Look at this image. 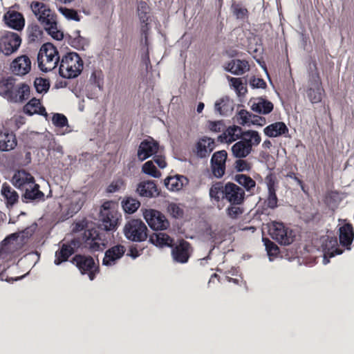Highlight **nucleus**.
<instances>
[{
	"label": "nucleus",
	"instance_id": "c85d7f7f",
	"mask_svg": "<svg viewBox=\"0 0 354 354\" xmlns=\"http://www.w3.org/2000/svg\"><path fill=\"white\" fill-rule=\"evenodd\" d=\"M23 111L28 115H32L34 114L44 116L47 115L45 107L41 104L40 100L35 97H32L24 105Z\"/></svg>",
	"mask_w": 354,
	"mask_h": 354
},
{
	"label": "nucleus",
	"instance_id": "5fc2aeb1",
	"mask_svg": "<svg viewBox=\"0 0 354 354\" xmlns=\"http://www.w3.org/2000/svg\"><path fill=\"white\" fill-rule=\"evenodd\" d=\"M126 186L124 180L122 178H118L113 180L111 183L108 186L106 191L109 193H114L124 189Z\"/></svg>",
	"mask_w": 354,
	"mask_h": 354
},
{
	"label": "nucleus",
	"instance_id": "864d4df0",
	"mask_svg": "<svg viewBox=\"0 0 354 354\" xmlns=\"http://www.w3.org/2000/svg\"><path fill=\"white\" fill-rule=\"evenodd\" d=\"M34 86L37 93L46 92L50 86L48 80L42 77H37L34 81Z\"/></svg>",
	"mask_w": 354,
	"mask_h": 354
},
{
	"label": "nucleus",
	"instance_id": "ea45409f",
	"mask_svg": "<svg viewBox=\"0 0 354 354\" xmlns=\"http://www.w3.org/2000/svg\"><path fill=\"white\" fill-rule=\"evenodd\" d=\"M273 104L264 99H260L258 102L254 103L252 106V109L260 114H268L273 110Z\"/></svg>",
	"mask_w": 354,
	"mask_h": 354
},
{
	"label": "nucleus",
	"instance_id": "dca6fc26",
	"mask_svg": "<svg viewBox=\"0 0 354 354\" xmlns=\"http://www.w3.org/2000/svg\"><path fill=\"white\" fill-rule=\"evenodd\" d=\"M158 149V143L149 137L140 142L137 153L138 158L140 161H143L156 154Z\"/></svg>",
	"mask_w": 354,
	"mask_h": 354
},
{
	"label": "nucleus",
	"instance_id": "1a4fd4ad",
	"mask_svg": "<svg viewBox=\"0 0 354 354\" xmlns=\"http://www.w3.org/2000/svg\"><path fill=\"white\" fill-rule=\"evenodd\" d=\"M143 217L149 226L155 231H162L168 229L170 223L164 214L154 209H145Z\"/></svg>",
	"mask_w": 354,
	"mask_h": 354
},
{
	"label": "nucleus",
	"instance_id": "e433bc0d",
	"mask_svg": "<svg viewBox=\"0 0 354 354\" xmlns=\"http://www.w3.org/2000/svg\"><path fill=\"white\" fill-rule=\"evenodd\" d=\"M1 194L6 200V205L8 207L13 206L19 201V195L17 192L7 183H4L3 184Z\"/></svg>",
	"mask_w": 354,
	"mask_h": 354
},
{
	"label": "nucleus",
	"instance_id": "a211bd4d",
	"mask_svg": "<svg viewBox=\"0 0 354 354\" xmlns=\"http://www.w3.org/2000/svg\"><path fill=\"white\" fill-rule=\"evenodd\" d=\"M35 180L34 177L30 173L21 169L15 172L11 183L17 189L24 191L28 187L35 186Z\"/></svg>",
	"mask_w": 354,
	"mask_h": 354
},
{
	"label": "nucleus",
	"instance_id": "4d7b16f0",
	"mask_svg": "<svg viewBox=\"0 0 354 354\" xmlns=\"http://www.w3.org/2000/svg\"><path fill=\"white\" fill-rule=\"evenodd\" d=\"M252 113L245 109L240 110L236 115V122L241 125H245L250 122Z\"/></svg>",
	"mask_w": 354,
	"mask_h": 354
},
{
	"label": "nucleus",
	"instance_id": "b1692460",
	"mask_svg": "<svg viewBox=\"0 0 354 354\" xmlns=\"http://www.w3.org/2000/svg\"><path fill=\"white\" fill-rule=\"evenodd\" d=\"M85 246L91 252L100 251L103 249L104 244L100 234L95 230H88L84 232Z\"/></svg>",
	"mask_w": 354,
	"mask_h": 354
},
{
	"label": "nucleus",
	"instance_id": "774afa93",
	"mask_svg": "<svg viewBox=\"0 0 354 354\" xmlns=\"http://www.w3.org/2000/svg\"><path fill=\"white\" fill-rule=\"evenodd\" d=\"M144 248L138 250L137 245H131L129 248L128 256H130L133 259H136L142 254Z\"/></svg>",
	"mask_w": 354,
	"mask_h": 354
},
{
	"label": "nucleus",
	"instance_id": "bb28decb",
	"mask_svg": "<svg viewBox=\"0 0 354 354\" xmlns=\"http://www.w3.org/2000/svg\"><path fill=\"white\" fill-rule=\"evenodd\" d=\"M30 95V86L25 83H22L15 87L12 95L10 96L9 102L22 103L29 99Z\"/></svg>",
	"mask_w": 354,
	"mask_h": 354
},
{
	"label": "nucleus",
	"instance_id": "9d476101",
	"mask_svg": "<svg viewBox=\"0 0 354 354\" xmlns=\"http://www.w3.org/2000/svg\"><path fill=\"white\" fill-rule=\"evenodd\" d=\"M171 255L174 262L185 264L189 261L192 255L193 248L188 241L180 239L176 244H172Z\"/></svg>",
	"mask_w": 354,
	"mask_h": 354
},
{
	"label": "nucleus",
	"instance_id": "7ed1b4c3",
	"mask_svg": "<svg viewBox=\"0 0 354 354\" xmlns=\"http://www.w3.org/2000/svg\"><path fill=\"white\" fill-rule=\"evenodd\" d=\"M83 69V61L77 53H68L62 57L59 72L64 78L77 77Z\"/></svg>",
	"mask_w": 354,
	"mask_h": 354
},
{
	"label": "nucleus",
	"instance_id": "37998d69",
	"mask_svg": "<svg viewBox=\"0 0 354 354\" xmlns=\"http://www.w3.org/2000/svg\"><path fill=\"white\" fill-rule=\"evenodd\" d=\"M121 203L123 210L128 214L134 213L140 206L138 200L130 196L124 198Z\"/></svg>",
	"mask_w": 354,
	"mask_h": 354
},
{
	"label": "nucleus",
	"instance_id": "a878e982",
	"mask_svg": "<svg viewBox=\"0 0 354 354\" xmlns=\"http://www.w3.org/2000/svg\"><path fill=\"white\" fill-rule=\"evenodd\" d=\"M17 144L15 135L8 130H0V151H8L13 149Z\"/></svg>",
	"mask_w": 354,
	"mask_h": 354
},
{
	"label": "nucleus",
	"instance_id": "2f4dec72",
	"mask_svg": "<svg viewBox=\"0 0 354 354\" xmlns=\"http://www.w3.org/2000/svg\"><path fill=\"white\" fill-rule=\"evenodd\" d=\"M149 242L159 248L172 247L174 239L165 233H153L149 237Z\"/></svg>",
	"mask_w": 354,
	"mask_h": 354
},
{
	"label": "nucleus",
	"instance_id": "ddd939ff",
	"mask_svg": "<svg viewBox=\"0 0 354 354\" xmlns=\"http://www.w3.org/2000/svg\"><path fill=\"white\" fill-rule=\"evenodd\" d=\"M21 44V38L17 33L7 31L0 38V50L8 56L16 52Z\"/></svg>",
	"mask_w": 354,
	"mask_h": 354
},
{
	"label": "nucleus",
	"instance_id": "0eeeda50",
	"mask_svg": "<svg viewBox=\"0 0 354 354\" xmlns=\"http://www.w3.org/2000/svg\"><path fill=\"white\" fill-rule=\"evenodd\" d=\"M313 66L315 71H312L309 74V86L307 89L306 94L311 103L316 104L322 101L324 90L322 88V84L316 62L313 63Z\"/></svg>",
	"mask_w": 354,
	"mask_h": 354
},
{
	"label": "nucleus",
	"instance_id": "72a5a7b5",
	"mask_svg": "<svg viewBox=\"0 0 354 354\" xmlns=\"http://www.w3.org/2000/svg\"><path fill=\"white\" fill-rule=\"evenodd\" d=\"M16 79L12 76L3 78L0 81V95L10 101L15 87Z\"/></svg>",
	"mask_w": 354,
	"mask_h": 354
},
{
	"label": "nucleus",
	"instance_id": "a18cd8bd",
	"mask_svg": "<svg viewBox=\"0 0 354 354\" xmlns=\"http://www.w3.org/2000/svg\"><path fill=\"white\" fill-rule=\"evenodd\" d=\"M85 201V197L82 195H75L68 208V214L71 216L77 213L82 207Z\"/></svg>",
	"mask_w": 354,
	"mask_h": 354
},
{
	"label": "nucleus",
	"instance_id": "0e129e2a",
	"mask_svg": "<svg viewBox=\"0 0 354 354\" xmlns=\"http://www.w3.org/2000/svg\"><path fill=\"white\" fill-rule=\"evenodd\" d=\"M168 209L170 214L175 218H179L183 215V210L175 203L170 204Z\"/></svg>",
	"mask_w": 354,
	"mask_h": 354
},
{
	"label": "nucleus",
	"instance_id": "f704fd0d",
	"mask_svg": "<svg viewBox=\"0 0 354 354\" xmlns=\"http://www.w3.org/2000/svg\"><path fill=\"white\" fill-rule=\"evenodd\" d=\"M188 183V179L180 175L169 176L165 179V185L170 191L176 192L181 189L185 184Z\"/></svg>",
	"mask_w": 354,
	"mask_h": 354
},
{
	"label": "nucleus",
	"instance_id": "de8ad7c7",
	"mask_svg": "<svg viewBox=\"0 0 354 354\" xmlns=\"http://www.w3.org/2000/svg\"><path fill=\"white\" fill-rule=\"evenodd\" d=\"M232 10L237 19L245 20L248 18L249 12L248 9L240 3H232Z\"/></svg>",
	"mask_w": 354,
	"mask_h": 354
},
{
	"label": "nucleus",
	"instance_id": "39448f33",
	"mask_svg": "<svg viewBox=\"0 0 354 354\" xmlns=\"http://www.w3.org/2000/svg\"><path fill=\"white\" fill-rule=\"evenodd\" d=\"M110 205V202H105L102 205L99 216V228L104 231H115L121 218V215Z\"/></svg>",
	"mask_w": 354,
	"mask_h": 354
},
{
	"label": "nucleus",
	"instance_id": "f03ea898",
	"mask_svg": "<svg viewBox=\"0 0 354 354\" xmlns=\"http://www.w3.org/2000/svg\"><path fill=\"white\" fill-rule=\"evenodd\" d=\"M30 10L44 29L53 39L62 40L64 33L57 28V15L50 6L44 2L33 1L30 5Z\"/></svg>",
	"mask_w": 354,
	"mask_h": 354
},
{
	"label": "nucleus",
	"instance_id": "052dcab7",
	"mask_svg": "<svg viewBox=\"0 0 354 354\" xmlns=\"http://www.w3.org/2000/svg\"><path fill=\"white\" fill-rule=\"evenodd\" d=\"M263 240L265 243L266 248L268 255L269 256L277 255L279 250L278 246L274 243H273L272 241L269 240L268 239H263Z\"/></svg>",
	"mask_w": 354,
	"mask_h": 354
},
{
	"label": "nucleus",
	"instance_id": "3c124183",
	"mask_svg": "<svg viewBox=\"0 0 354 354\" xmlns=\"http://www.w3.org/2000/svg\"><path fill=\"white\" fill-rule=\"evenodd\" d=\"M91 82L94 84L100 91L103 89L104 75L101 70L94 71L91 75Z\"/></svg>",
	"mask_w": 354,
	"mask_h": 354
},
{
	"label": "nucleus",
	"instance_id": "6e6d98bb",
	"mask_svg": "<svg viewBox=\"0 0 354 354\" xmlns=\"http://www.w3.org/2000/svg\"><path fill=\"white\" fill-rule=\"evenodd\" d=\"M59 11L68 19H73L77 21L80 20L78 12L74 9L60 7Z\"/></svg>",
	"mask_w": 354,
	"mask_h": 354
},
{
	"label": "nucleus",
	"instance_id": "4be33fe9",
	"mask_svg": "<svg viewBox=\"0 0 354 354\" xmlns=\"http://www.w3.org/2000/svg\"><path fill=\"white\" fill-rule=\"evenodd\" d=\"M32 230L28 227L19 233L12 234L3 240V247L9 250H14L15 245L19 243V240L25 243L32 235Z\"/></svg>",
	"mask_w": 354,
	"mask_h": 354
},
{
	"label": "nucleus",
	"instance_id": "473e14b6",
	"mask_svg": "<svg viewBox=\"0 0 354 354\" xmlns=\"http://www.w3.org/2000/svg\"><path fill=\"white\" fill-rule=\"evenodd\" d=\"M264 133L270 138L279 137L288 132V129L283 122H276L267 126L264 130Z\"/></svg>",
	"mask_w": 354,
	"mask_h": 354
},
{
	"label": "nucleus",
	"instance_id": "c756f323",
	"mask_svg": "<svg viewBox=\"0 0 354 354\" xmlns=\"http://www.w3.org/2000/svg\"><path fill=\"white\" fill-rule=\"evenodd\" d=\"M35 186H30L24 189L22 201L28 203L34 201H41L44 198V194L39 190V185L35 182Z\"/></svg>",
	"mask_w": 354,
	"mask_h": 354
},
{
	"label": "nucleus",
	"instance_id": "393cba45",
	"mask_svg": "<svg viewBox=\"0 0 354 354\" xmlns=\"http://www.w3.org/2000/svg\"><path fill=\"white\" fill-rule=\"evenodd\" d=\"M136 192L141 197L154 198L160 194L154 180H144L138 183Z\"/></svg>",
	"mask_w": 354,
	"mask_h": 354
},
{
	"label": "nucleus",
	"instance_id": "49530a36",
	"mask_svg": "<svg viewBox=\"0 0 354 354\" xmlns=\"http://www.w3.org/2000/svg\"><path fill=\"white\" fill-rule=\"evenodd\" d=\"M150 10L151 8L148 6V4L144 1H141L138 3L137 8L138 16L139 17L140 23H144L149 21L150 19Z\"/></svg>",
	"mask_w": 354,
	"mask_h": 354
},
{
	"label": "nucleus",
	"instance_id": "6e6552de",
	"mask_svg": "<svg viewBox=\"0 0 354 354\" xmlns=\"http://www.w3.org/2000/svg\"><path fill=\"white\" fill-rule=\"evenodd\" d=\"M71 261L78 268L82 274H87L91 281L94 280L96 274L100 272L99 266L91 256L75 254Z\"/></svg>",
	"mask_w": 354,
	"mask_h": 354
},
{
	"label": "nucleus",
	"instance_id": "5701e85b",
	"mask_svg": "<svg viewBox=\"0 0 354 354\" xmlns=\"http://www.w3.org/2000/svg\"><path fill=\"white\" fill-rule=\"evenodd\" d=\"M215 147L214 140L205 136L196 142L194 151L198 158H203L207 157Z\"/></svg>",
	"mask_w": 354,
	"mask_h": 354
},
{
	"label": "nucleus",
	"instance_id": "f3484780",
	"mask_svg": "<svg viewBox=\"0 0 354 354\" xmlns=\"http://www.w3.org/2000/svg\"><path fill=\"white\" fill-rule=\"evenodd\" d=\"M77 247H79V241L75 239L67 243H63L59 250L55 252V264L60 265L67 261L68 258L75 252V248Z\"/></svg>",
	"mask_w": 354,
	"mask_h": 354
},
{
	"label": "nucleus",
	"instance_id": "680f3d73",
	"mask_svg": "<svg viewBox=\"0 0 354 354\" xmlns=\"http://www.w3.org/2000/svg\"><path fill=\"white\" fill-rule=\"evenodd\" d=\"M150 30L149 21L141 23L140 33L144 40L145 44L148 46V35Z\"/></svg>",
	"mask_w": 354,
	"mask_h": 354
},
{
	"label": "nucleus",
	"instance_id": "a19ab883",
	"mask_svg": "<svg viewBox=\"0 0 354 354\" xmlns=\"http://www.w3.org/2000/svg\"><path fill=\"white\" fill-rule=\"evenodd\" d=\"M43 30L37 24L33 23L27 27L28 39L30 42L38 41L42 38Z\"/></svg>",
	"mask_w": 354,
	"mask_h": 354
},
{
	"label": "nucleus",
	"instance_id": "4468645a",
	"mask_svg": "<svg viewBox=\"0 0 354 354\" xmlns=\"http://www.w3.org/2000/svg\"><path fill=\"white\" fill-rule=\"evenodd\" d=\"M227 158V153L225 150L218 151L213 153L210 160V168L214 177L221 178L225 175Z\"/></svg>",
	"mask_w": 354,
	"mask_h": 354
},
{
	"label": "nucleus",
	"instance_id": "412c9836",
	"mask_svg": "<svg viewBox=\"0 0 354 354\" xmlns=\"http://www.w3.org/2000/svg\"><path fill=\"white\" fill-rule=\"evenodd\" d=\"M126 248L124 245L120 244L113 245L105 252L102 264L107 266L115 265L124 256Z\"/></svg>",
	"mask_w": 354,
	"mask_h": 354
},
{
	"label": "nucleus",
	"instance_id": "69168bd1",
	"mask_svg": "<svg viewBox=\"0 0 354 354\" xmlns=\"http://www.w3.org/2000/svg\"><path fill=\"white\" fill-rule=\"evenodd\" d=\"M229 81L231 83V85L239 92L243 88L242 80L240 78L236 77H230Z\"/></svg>",
	"mask_w": 354,
	"mask_h": 354
},
{
	"label": "nucleus",
	"instance_id": "2eb2a0df",
	"mask_svg": "<svg viewBox=\"0 0 354 354\" xmlns=\"http://www.w3.org/2000/svg\"><path fill=\"white\" fill-rule=\"evenodd\" d=\"M338 221L342 224L337 230L339 244L346 249L351 250V245L354 240L353 225L346 219L339 218Z\"/></svg>",
	"mask_w": 354,
	"mask_h": 354
},
{
	"label": "nucleus",
	"instance_id": "cd10ccee",
	"mask_svg": "<svg viewBox=\"0 0 354 354\" xmlns=\"http://www.w3.org/2000/svg\"><path fill=\"white\" fill-rule=\"evenodd\" d=\"M225 69L236 75H241L250 70V65L245 59H232L230 61Z\"/></svg>",
	"mask_w": 354,
	"mask_h": 354
},
{
	"label": "nucleus",
	"instance_id": "bf43d9fd",
	"mask_svg": "<svg viewBox=\"0 0 354 354\" xmlns=\"http://www.w3.org/2000/svg\"><path fill=\"white\" fill-rule=\"evenodd\" d=\"M53 123L57 127H64L68 125L67 118L62 113H55L52 118Z\"/></svg>",
	"mask_w": 354,
	"mask_h": 354
},
{
	"label": "nucleus",
	"instance_id": "58836bf2",
	"mask_svg": "<svg viewBox=\"0 0 354 354\" xmlns=\"http://www.w3.org/2000/svg\"><path fill=\"white\" fill-rule=\"evenodd\" d=\"M241 127L236 125L229 127L223 133L227 142H232L236 140H240L244 133Z\"/></svg>",
	"mask_w": 354,
	"mask_h": 354
},
{
	"label": "nucleus",
	"instance_id": "423d86ee",
	"mask_svg": "<svg viewBox=\"0 0 354 354\" xmlns=\"http://www.w3.org/2000/svg\"><path fill=\"white\" fill-rule=\"evenodd\" d=\"M125 237L133 242H142L148 237L147 225L140 219H131L124 227Z\"/></svg>",
	"mask_w": 354,
	"mask_h": 354
},
{
	"label": "nucleus",
	"instance_id": "c9c22d12",
	"mask_svg": "<svg viewBox=\"0 0 354 354\" xmlns=\"http://www.w3.org/2000/svg\"><path fill=\"white\" fill-rule=\"evenodd\" d=\"M242 140L252 151L253 148L257 147L261 141V137L259 133L254 130H246L244 131L243 137L240 139Z\"/></svg>",
	"mask_w": 354,
	"mask_h": 354
},
{
	"label": "nucleus",
	"instance_id": "f8f14e48",
	"mask_svg": "<svg viewBox=\"0 0 354 354\" xmlns=\"http://www.w3.org/2000/svg\"><path fill=\"white\" fill-rule=\"evenodd\" d=\"M269 234L273 239L283 245H289L295 240L292 230L286 227L281 223H274L269 229Z\"/></svg>",
	"mask_w": 354,
	"mask_h": 354
},
{
	"label": "nucleus",
	"instance_id": "aec40b11",
	"mask_svg": "<svg viewBox=\"0 0 354 354\" xmlns=\"http://www.w3.org/2000/svg\"><path fill=\"white\" fill-rule=\"evenodd\" d=\"M31 69V61L27 55L16 57L10 64V70L16 75H25Z\"/></svg>",
	"mask_w": 354,
	"mask_h": 354
},
{
	"label": "nucleus",
	"instance_id": "7c9ffc66",
	"mask_svg": "<svg viewBox=\"0 0 354 354\" xmlns=\"http://www.w3.org/2000/svg\"><path fill=\"white\" fill-rule=\"evenodd\" d=\"M234 180L239 185L243 187V189L245 190V192L246 191L248 192L250 195L254 194L257 183L256 181L250 176L243 174H238L234 176Z\"/></svg>",
	"mask_w": 354,
	"mask_h": 354
},
{
	"label": "nucleus",
	"instance_id": "338daca9",
	"mask_svg": "<svg viewBox=\"0 0 354 354\" xmlns=\"http://www.w3.org/2000/svg\"><path fill=\"white\" fill-rule=\"evenodd\" d=\"M266 122V120L264 117L252 114V118L250 119L251 124L261 127L263 126Z\"/></svg>",
	"mask_w": 354,
	"mask_h": 354
},
{
	"label": "nucleus",
	"instance_id": "603ef678",
	"mask_svg": "<svg viewBox=\"0 0 354 354\" xmlns=\"http://www.w3.org/2000/svg\"><path fill=\"white\" fill-rule=\"evenodd\" d=\"M268 192H277L278 180L274 173H269L265 178Z\"/></svg>",
	"mask_w": 354,
	"mask_h": 354
},
{
	"label": "nucleus",
	"instance_id": "c03bdc74",
	"mask_svg": "<svg viewBox=\"0 0 354 354\" xmlns=\"http://www.w3.org/2000/svg\"><path fill=\"white\" fill-rule=\"evenodd\" d=\"M279 199L277 192H268L262 207L263 211L274 210L278 207Z\"/></svg>",
	"mask_w": 354,
	"mask_h": 354
},
{
	"label": "nucleus",
	"instance_id": "4c0bfd02",
	"mask_svg": "<svg viewBox=\"0 0 354 354\" xmlns=\"http://www.w3.org/2000/svg\"><path fill=\"white\" fill-rule=\"evenodd\" d=\"M250 149L242 140H239L232 146V155L236 158H245L252 153Z\"/></svg>",
	"mask_w": 354,
	"mask_h": 354
},
{
	"label": "nucleus",
	"instance_id": "13d9d810",
	"mask_svg": "<svg viewBox=\"0 0 354 354\" xmlns=\"http://www.w3.org/2000/svg\"><path fill=\"white\" fill-rule=\"evenodd\" d=\"M234 168L239 172L248 171L252 169V164L243 158H238L234 162Z\"/></svg>",
	"mask_w": 354,
	"mask_h": 354
},
{
	"label": "nucleus",
	"instance_id": "09e8293b",
	"mask_svg": "<svg viewBox=\"0 0 354 354\" xmlns=\"http://www.w3.org/2000/svg\"><path fill=\"white\" fill-rule=\"evenodd\" d=\"M241 205H242L230 204V205L226 208V214L227 216L232 219L238 218L244 212V209Z\"/></svg>",
	"mask_w": 354,
	"mask_h": 354
},
{
	"label": "nucleus",
	"instance_id": "6ab92c4d",
	"mask_svg": "<svg viewBox=\"0 0 354 354\" xmlns=\"http://www.w3.org/2000/svg\"><path fill=\"white\" fill-rule=\"evenodd\" d=\"M3 21L8 27L17 31L22 30L25 26L23 14L16 10L7 11L3 15Z\"/></svg>",
	"mask_w": 354,
	"mask_h": 354
},
{
	"label": "nucleus",
	"instance_id": "e2e57ef3",
	"mask_svg": "<svg viewBox=\"0 0 354 354\" xmlns=\"http://www.w3.org/2000/svg\"><path fill=\"white\" fill-rule=\"evenodd\" d=\"M208 127L210 131L214 132H221L223 131L225 129V125L221 120L218 121H209L208 122Z\"/></svg>",
	"mask_w": 354,
	"mask_h": 354
},
{
	"label": "nucleus",
	"instance_id": "9b49d317",
	"mask_svg": "<svg viewBox=\"0 0 354 354\" xmlns=\"http://www.w3.org/2000/svg\"><path fill=\"white\" fill-rule=\"evenodd\" d=\"M321 248L324 252L323 263H329V259L337 254H341L344 250L339 246L337 239L335 236H324L320 239Z\"/></svg>",
	"mask_w": 354,
	"mask_h": 354
},
{
	"label": "nucleus",
	"instance_id": "8fccbe9b",
	"mask_svg": "<svg viewBox=\"0 0 354 354\" xmlns=\"http://www.w3.org/2000/svg\"><path fill=\"white\" fill-rule=\"evenodd\" d=\"M142 171L143 173L148 174L154 178H158L160 176V172L157 169V168L153 165L151 160H149L146 162L142 167Z\"/></svg>",
	"mask_w": 354,
	"mask_h": 354
},
{
	"label": "nucleus",
	"instance_id": "f257e3e1",
	"mask_svg": "<svg viewBox=\"0 0 354 354\" xmlns=\"http://www.w3.org/2000/svg\"><path fill=\"white\" fill-rule=\"evenodd\" d=\"M209 197L212 202L221 209L220 206L222 200L225 199L230 204L243 205L245 201V190L238 185L228 182L224 184L223 182L214 183L209 189Z\"/></svg>",
	"mask_w": 354,
	"mask_h": 354
},
{
	"label": "nucleus",
	"instance_id": "79ce46f5",
	"mask_svg": "<svg viewBox=\"0 0 354 354\" xmlns=\"http://www.w3.org/2000/svg\"><path fill=\"white\" fill-rule=\"evenodd\" d=\"M215 111L220 115H227L232 110V103L228 97H223L215 102Z\"/></svg>",
	"mask_w": 354,
	"mask_h": 354
},
{
	"label": "nucleus",
	"instance_id": "20e7f679",
	"mask_svg": "<svg viewBox=\"0 0 354 354\" xmlns=\"http://www.w3.org/2000/svg\"><path fill=\"white\" fill-rule=\"evenodd\" d=\"M59 61L57 48L50 43L43 44L37 55L38 66L43 72L54 69Z\"/></svg>",
	"mask_w": 354,
	"mask_h": 354
}]
</instances>
